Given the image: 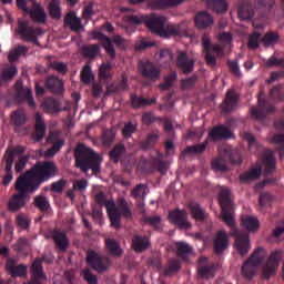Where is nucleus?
<instances>
[{"label": "nucleus", "mask_w": 284, "mask_h": 284, "mask_svg": "<svg viewBox=\"0 0 284 284\" xmlns=\"http://www.w3.org/2000/svg\"><path fill=\"white\" fill-rule=\"evenodd\" d=\"M191 214L195 221H205L207 219V214L205 210L201 207L199 204H191L190 205Z\"/></svg>", "instance_id": "43"}, {"label": "nucleus", "mask_w": 284, "mask_h": 284, "mask_svg": "<svg viewBox=\"0 0 284 284\" xmlns=\"http://www.w3.org/2000/svg\"><path fill=\"white\" fill-rule=\"evenodd\" d=\"M181 270V261L176 258L169 260L168 266L164 268L165 276H172Z\"/></svg>", "instance_id": "42"}, {"label": "nucleus", "mask_w": 284, "mask_h": 284, "mask_svg": "<svg viewBox=\"0 0 284 284\" xmlns=\"http://www.w3.org/2000/svg\"><path fill=\"white\" fill-rule=\"evenodd\" d=\"M260 41H262L261 33L253 32L248 38V48H251V50H256Z\"/></svg>", "instance_id": "61"}, {"label": "nucleus", "mask_w": 284, "mask_h": 284, "mask_svg": "<svg viewBox=\"0 0 284 284\" xmlns=\"http://www.w3.org/2000/svg\"><path fill=\"white\" fill-rule=\"evenodd\" d=\"M231 136H232V131H230V128L223 124L214 126L209 132V140L213 142L223 141L224 139H231Z\"/></svg>", "instance_id": "24"}, {"label": "nucleus", "mask_w": 284, "mask_h": 284, "mask_svg": "<svg viewBox=\"0 0 284 284\" xmlns=\"http://www.w3.org/2000/svg\"><path fill=\"white\" fill-rule=\"evenodd\" d=\"M42 109L47 114H59L61 112V101L54 98H47L42 102Z\"/></svg>", "instance_id": "31"}, {"label": "nucleus", "mask_w": 284, "mask_h": 284, "mask_svg": "<svg viewBox=\"0 0 284 284\" xmlns=\"http://www.w3.org/2000/svg\"><path fill=\"white\" fill-rule=\"evenodd\" d=\"M159 133H150L144 140H142L139 145L141 150H153V148L159 143Z\"/></svg>", "instance_id": "36"}, {"label": "nucleus", "mask_w": 284, "mask_h": 284, "mask_svg": "<svg viewBox=\"0 0 284 284\" xmlns=\"http://www.w3.org/2000/svg\"><path fill=\"white\" fill-rule=\"evenodd\" d=\"M243 159L241 158V152L233 148H224L223 152L211 162V168L215 172H229L230 166L227 163L233 165H241Z\"/></svg>", "instance_id": "7"}, {"label": "nucleus", "mask_w": 284, "mask_h": 284, "mask_svg": "<svg viewBox=\"0 0 284 284\" xmlns=\"http://www.w3.org/2000/svg\"><path fill=\"white\" fill-rule=\"evenodd\" d=\"M108 215L112 227L121 230V217L130 221L132 219V209H130L125 197H119L116 203L110 202L108 204Z\"/></svg>", "instance_id": "5"}, {"label": "nucleus", "mask_w": 284, "mask_h": 284, "mask_svg": "<svg viewBox=\"0 0 284 284\" xmlns=\"http://www.w3.org/2000/svg\"><path fill=\"white\" fill-rule=\"evenodd\" d=\"M272 112H274V104L263 98L257 99V106L250 109L251 116L255 119V121H265L267 114H272Z\"/></svg>", "instance_id": "13"}, {"label": "nucleus", "mask_w": 284, "mask_h": 284, "mask_svg": "<svg viewBox=\"0 0 284 284\" xmlns=\"http://www.w3.org/2000/svg\"><path fill=\"white\" fill-rule=\"evenodd\" d=\"M16 190L19 193L12 195L8 203L10 212H19L21 207H24L26 201H28V193L30 194V186H28L23 178H18L16 182Z\"/></svg>", "instance_id": "9"}, {"label": "nucleus", "mask_w": 284, "mask_h": 284, "mask_svg": "<svg viewBox=\"0 0 284 284\" xmlns=\"http://www.w3.org/2000/svg\"><path fill=\"white\" fill-rule=\"evenodd\" d=\"M68 181L60 179L59 181H55L51 184V192H54L55 194H63V190H65Z\"/></svg>", "instance_id": "60"}, {"label": "nucleus", "mask_w": 284, "mask_h": 284, "mask_svg": "<svg viewBox=\"0 0 284 284\" xmlns=\"http://www.w3.org/2000/svg\"><path fill=\"white\" fill-rule=\"evenodd\" d=\"M176 65L182 70L183 74H190L194 70V60L185 51H181L176 58Z\"/></svg>", "instance_id": "23"}, {"label": "nucleus", "mask_w": 284, "mask_h": 284, "mask_svg": "<svg viewBox=\"0 0 284 284\" xmlns=\"http://www.w3.org/2000/svg\"><path fill=\"white\" fill-rule=\"evenodd\" d=\"M168 19L163 16L152 14L146 20V27L151 32L163 37V39H170V37H185L186 30L183 24L166 23Z\"/></svg>", "instance_id": "3"}, {"label": "nucleus", "mask_w": 284, "mask_h": 284, "mask_svg": "<svg viewBox=\"0 0 284 284\" xmlns=\"http://www.w3.org/2000/svg\"><path fill=\"white\" fill-rule=\"evenodd\" d=\"M276 170V160L274 159V153L272 151H266L262 158V166L253 168L248 172L240 175L241 183H250V181H256L261 178V172L264 171L265 174H272Z\"/></svg>", "instance_id": "6"}, {"label": "nucleus", "mask_w": 284, "mask_h": 284, "mask_svg": "<svg viewBox=\"0 0 284 284\" xmlns=\"http://www.w3.org/2000/svg\"><path fill=\"white\" fill-rule=\"evenodd\" d=\"M176 250H178V255H180L181 258H184V256H186V254H191L192 246L185 242H178Z\"/></svg>", "instance_id": "58"}, {"label": "nucleus", "mask_w": 284, "mask_h": 284, "mask_svg": "<svg viewBox=\"0 0 284 284\" xmlns=\"http://www.w3.org/2000/svg\"><path fill=\"white\" fill-rule=\"evenodd\" d=\"M270 97L273 101H284V85L277 84L270 91Z\"/></svg>", "instance_id": "49"}, {"label": "nucleus", "mask_w": 284, "mask_h": 284, "mask_svg": "<svg viewBox=\"0 0 284 284\" xmlns=\"http://www.w3.org/2000/svg\"><path fill=\"white\" fill-rule=\"evenodd\" d=\"M242 225L248 232H256L260 227L258 219L254 216H246L242 219Z\"/></svg>", "instance_id": "40"}, {"label": "nucleus", "mask_w": 284, "mask_h": 284, "mask_svg": "<svg viewBox=\"0 0 284 284\" xmlns=\"http://www.w3.org/2000/svg\"><path fill=\"white\" fill-rule=\"evenodd\" d=\"M94 201H95V203H98V205L100 207L104 206L106 209V213H108V204L114 203V201H112V200H106L105 193H103L101 191L94 194Z\"/></svg>", "instance_id": "57"}, {"label": "nucleus", "mask_w": 284, "mask_h": 284, "mask_svg": "<svg viewBox=\"0 0 284 284\" xmlns=\"http://www.w3.org/2000/svg\"><path fill=\"white\" fill-rule=\"evenodd\" d=\"M263 261H265V248L257 247L242 266V275L244 278H254L256 267H258Z\"/></svg>", "instance_id": "10"}, {"label": "nucleus", "mask_w": 284, "mask_h": 284, "mask_svg": "<svg viewBox=\"0 0 284 284\" xmlns=\"http://www.w3.org/2000/svg\"><path fill=\"white\" fill-rule=\"evenodd\" d=\"M131 245L136 254L150 248V237L148 235H133Z\"/></svg>", "instance_id": "25"}, {"label": "nucleus", "mask_w": 284, "mask_h": 284, "mask_svg": "<svg viewBox=\"0 0 284 284\" xmlns=\"http://www.w3.org/2000/svg\"><path fill=\"white\" fill-rule=\"evenodd\" d=\"M44 87L52 94H63V81L55 75H50L45 80Z\"/></svg>", "instance_id": "29"}, {"label": "nucleus", "mask_w": 284, "mask_h": 284, "mask_svg": "<svg viewBox=\"0 0 284 284\" xmlns=\"http://www.w3.org/2000/svg\"><path fill=\"white\" fill-rule=\"evenodd\" d=\"M131 104L134 110H139V108H145V105H154L156 104V98H143L136 95V93L131 94Z\"/></svg>", "instance_id": "32"}, {"label": "nucleus", "mask_w": 284, "mask_h": 284, "mask_svg": "<svg viewBox=\"0 0 284 284\" xmlns=\"http://www.w3.org/2000/svg\"><path fill=\"white\" fill-rule=\"evenodd\" d=\"M145 190H148V185L138 184L131 192V196L133 199H145Z\"/></svg>", "instance_id": "59"}, {"label": "nucleus", "mask_w": 284, "mask_h": 284, "mask_svg": "<svg viewBox=\"0 0 284 284\" xmlns=\"http://www.w3.org/2000/svg\"><path fill=\"white\" fill-rule=\"evenodd\" d=\"M49 13L52 19H61V3L59 0H52L49 3Z\"/></svg>", "instance_id": "51"}, {"label": "nucleus", "mask_w": 284, "mask_h": 284, "mask_svg": "<svg viewBox=\"0 0 284 284\" xmlns=\"http://www.w3.org/2000/svg\"><path fill=\"white\" fill-rule=\"evenodd\" d=\"M219 203L222 210V221L230 227L231 236L235 237V250L241 256H247L251 244H250V235L247 233L239 232L236 229V220H234V213H232V197L230 189L222 186L219 195Z\"/></svg>", "instance_id": "1"}, {"label": "nucleus", "mask_w": 284, "mask_h": 284, "mask_svg": "<svg viewBox=\"0 0 284 284\" xmlns=\"http://www.w3.org/2000/svg\"><path fill=\"white\" fill-rule=\"evenodd\" d=\"M114 139H116V133L112 129L103 130L102 132V144L104 148H110L112 143H114Z\"/></svg>", "instance_id": "45"}, {"label": "nucleus", "mask_w": 284, "mask_h": 284, "mask_svg": "<svg viewBox=\"0 0 284 284\" xmlns=\"http://www.w3.org/2000/svg\"><path fill=\"white\" fill-rule=\"evenodd\" d=\"M28 47L19 44L13 50L9 52L8 60L10 63H14V61H19L20 57H23V54H28Z\"/></svg>", "instance_id": "39"}, {"label": "nucleus", "mask_w": 284, "mask_h": 284, "mask_svg": "<svg viewBox=\"0 0 284 284\" xmlns=\"http://www.w3.org/2000/svg\"><path fill=\"white\" fill-rule=\"evenodd\" d=\"M18 73H19V70H17V68L14 65L4 68V69H2L1 80L10 81V79H14V77H17Z\"/></svg>", "instance_id": "53"}, {"label": "nucleus", "mask_w": 284, "mask_h": 284, "mask_svg": "<svg viewBox=\"0 0 284 284\" xmlns=\"http://www.w3.org/2000/svg\"><path fill=\"white\" fill-rule=\"evenodd\" d=\"M197 273L202 278H214V265L200 266Z\"/></svg>", "instance_id": "52"}, {"label": "nucleus", "mask_w": 284, "mask_h": 284, "mask_svg": "<svg viewBox=\"0 0 284 284\" xmlns=\"http://www.w3.org/2000/svg\"><path fill=\"white\" fill-rule=\"evenodd\" d=\"M34 205L40 212H48L50 210V200L43 195H38L34 197Z\"/></svg>", "instance_id": "47"}, {"label": "nucleus", "mask_w": 284, "mask_h": 284, "mask_svg": "<svg viewBox=\"0 0 284 284\" xmlns=\"http://www.w3.org/2000/svg\"><path fill=\"white\" fill-rule=\"evenodd\" d=\"M80 77L84 85H90L92 81H94V74L92 73V68L88 64L83 67Z\"/></svg>", "instance_id": "46"}, {"label": "nucleus", "mask_w": 284, "mask_h": 284, "mask_svg": "<svg viewBox=\"0 0 284 284\" xmlns=\"http://www.w3.org/2000/svg\"><path fill=\"white\" fill-rule=\"evenodd\" d=\"M6 270L12 278L26 276L28 274V266L23 264H17V260L10 257L7 260Z\"/></svg>", "instance_id": "18"}, {"label": "nucleus", "mask_w": 284, "mask_h": 284, "mask_svg": "<svg viewBox=\"0 0 284 284\" xmlns=\"http://www.w3.org/2000/svg\"><path fill=\"white\" fill-rule=\"evenodd\" d=\"M194 23L197 30H207L214 26V17L207 11H200L195 14Z\"/></svg>", "instance_id": "20"}, {"label": "nucleus", "mask_w": 284, "mask_h": 284, "mask_svg": "<svg viewBox=\"0 0 284 284\" xmlns=\"http://www.w3.org/2000/svg\"><path fill=\"white\" fill-rule=\"evenodd\" d=\"M54 176H59L57 163L53 161H39L19 178L24 179V183L30 189V194H34L42 183H48Z\"/></svg>", "instance_id": "2"}, {"label": "nucleus", "mask_w": 284, "mask_h": 284, "mask_svg": "<svg viewBox=\"0 0 284 284\" xmlns=\"http://www.w3.org/2000/svg\"><path fill=\"white\" fill-rule=\"evenodd\" d=\"M139 72L142 74V77H144V79H149L150 81L161 79V70H159L154 63L148 60L139 62Z\"/></svg>", "instance_id": "16"}, {"label": "nucleus", "mask_w": 284, "mask_h": 284, "mask_svg": "<svg viewBox=\"0 0 284 284\" xmlns=\"http://www.w3.org/2000/svg\"><path fill=\"white\" fill-rule=\"evenodd\" d=\"M30 14L32 21L34 23H45L48 16L45 14V10L41 7V4H34L33 8H28L26 11Z\"/></svg>", "instance_id": "30"}, {"label": "nucleus", "mask_w": 284, "mask_h": 284, "mask_svg": "<svg viewBox=\"0 0 284 284\" xmlns=\"http://www.w3.org/2000/svg\"><path fill=\"white\" fill-rule=\"evenodd\" d=\"M52 70L59 72L60 74H68V64L59 61H54L51 63Z\"/></svg>", "instance_id": "63"}, {"label": "nucleus", "mask_w": 284, "mask_h": 284, "mask_svg": "<svg viewBox=\"0 0 284 284\" xmlns=\"http://www.w3.org/2000/svg\"><path fill=\"white\" fill-rule=\"evenodd\" d=\"M105 245L111 256H121V254H123V251L121 250V245L116 241L112 239H108L105 241Z\"/></svg>", "instance_id": "41"}, {"label": "nucleus", "mask_w": 284, "mask_h": 284, "mask_svg": "<svg viewBox=\"0 0 284 284\" xmlns=\"http://www.w3.org/2000/svg\"><path fill=\"white\" fill-rule=\"evenodd\" d=\"M209 8L216 12L217 14H223V12H227V1L225 0H209Z\"/></svg>", "instance_id": "38"}, {"label": "nucleus", "mask_w": 284, "mask_h": 284, "mask_svg": "<svg viewBox=\"0 0 284 284\" xmlns=\"http://www.w3.org/2000/svg\"><path fill=\"white\" fill-rule=\"evenodd\" d=\"M16 97L18 101H22V103H28L29 106L34 108L37 103L34 102V98H32V90L28 88H23L21 82L16 83Z\"/></svg>", "instance_id": "22"}, {"label": "nucleus", "mask_w": 284, "mask_h": 284, "mask_svg": "<svg viewBox=\"0 0 284 284\" xmlns=\"http://www.w3.org/2000/svg\"><path fill=\"white\" fill-rule=\"evenodd\" d=\"M93 39L100 41L101 47L104 52L110 57L111 61L116 59V50L114 45L119 48V50H125L128 48V42L120 34L113 36L112 38L103 34L102 32H93Z\"/></svg>", "instance_id": "8"}, {"label": "nucleus", "mask_w": 284, "mask_h": 284, "mask_svg": "<svg viewBox=\"0 0 284 284\" xmlns=\"http://www.w3.org/2000/svg\"><path fill=\"white\" fill-rule=\"evenodd\" d=\"M47 130H48V126L45 125V121H43V115L40 113H36V128H34V133L32 135L33 141L36 142L43 141Z\"/></svg>", "instance_id": "28"}, {"label": "nucleus", "mask_w": 284, "mask_h": 284, "mask_svg": "<svg viewBox=\"0 0 284 284\" xmlns=\"http://www.w3.org/2000/svg\"><path fill=\"white\" fill-rule=\"evenodd\" d=\"M81 276L88 284H99V277H97L90 268L82 270Z\"/></svg>", "instance_id": "54"}, {"label": "nucleus", "mask_w": 284, "mask_h": 284, "mask_svg": "<svg viewBox=\"0 0 284 284\" xmlns=\"http://www.w3.org/2000/svg\"><path fill=\"white\" fill-rule=\"evenodd\" d=\"M227 247H230L227 233L223 230L217 231L213 237V251L215 254H223V251L227 250Z\"/></svg>", "instance_id": "17"}, {"label": "nucleus", "mask_w": 284, "mask_h": 284, "mask_svg": "<svg viewBox=\"0 0 284 284\" xmlns=\"http://www.w3.org/2000/svg\"><path fill=\"white\" fill-rule=\"evenodd\" d=\"M199 81V75H192L191 78L181 80L182 90H187V88H194Z\"/></svg>", "instance_id": "62"}, {"label": "nucleus", "mask_w": 284, "mask_h": 284, "mask_svg": "<svg viewBox=\"0 0 284 284\" xmlns=\"http://www.w3.org/2000/svg\"><path fill=\"white\" fill-rule=\"evenodd\" d=\"M278 39H281V36L277 32H266L262 38V43H264L266 48H270V45H276Z\"/></svg>", "instance_id": "44"}, {"label": "nucleus", "mask_w": 284, "mask_h": 284, "mask_svg": "<svg viewBox=\"0 0 284 284\" xmlns=\"http://www.w3.org/2000/svg\"><path fill=\"white\" fill-rule=\"evenodd\" d=\"M125 145L123 143L115 144L109 152V158L112 163H119L125 156Z\"/></svg>", "instance_id": "35"}, {"label": "nucleus", "mask_w": 284, "mask_h": 284, "mask_svg": "<svg viewBox=\"0 0 284 284\" xmlns=\"http://www.w3.org/2000/svg\"><path fill=\"white\" fill-rule=\"evenodd\" d=\"M237 14L241 21H250L254 17V7H252V1L250 0L240 1Z\"/></svg>", "instance_id": "26"}, {"label": "nucleus", "mask_w": 284, "mask_h": 284, "mask_svg": "<svg viewBox=\"0 0 284 284\" xmlns=\"http://www.w3.org/2000/svg\"><path fill=\"white\" fill-rule=\"evenodd\" d=\"M112 70V62H104L99 69V78L103 81L110 79V72Z\"/></svg>", "instance_id": "55"}, {"label": "nucleus", "mask_w": 284, "mask_h": 284, "mask_svg": "<svg viewBox=\"0 0 284 284\" xmlns=\"http://www.w3.org/2000/svg\"><path fill=\"white\" fill-rule=\"evenodd\" d=\"M87 263L94 272H98V274H105V272H110V267H112V260H110V257L97 253V251L93 250L87 252Z\"/></svg>", "instance_id": "11"}, {"label": "nucleus", "mask_w": 284, "mask_h": 284, "mask_svg": "<svg viewBox=\"0 0 284 284\" xmlns=\"http://www.w3.org/2000/svg\"><path fill=\"white\" fill-rule=\"evenodd\" d=\"M75 166L81 169V172L92 170L93 174L101 172V158L94 153L92 149L83 144H79L74 150Z\"/></svg>", "instance_id": "4"}, {"label": "nucleus", "mask_w": 284, "mask_h": 284, "mask_svg": "<svg viewBox=\"0 0 284 284\" xmlns=\"http://www.w3.org/2000/svg\"><path fill=\"white\" fill-rule=\"evenodd\" d=\"M281 254V251H274L271 253L268 260L266 261L262 268L263 278H270V276H274L276 270H278Z\"/></svg>", "instance_id": "15"}, {"label": "nucleus", "mask_w": 284, "mask_h": 284, "mask_svg": "<svg viewBox=\"0 0 284 284\" xmlns=\"http://www.w3.org/2000/svg\"><path fill=\"white\" fill-rule=\"evenodd\" d=\"M207 148V142L186 146L182 154H203V151Z\"/></svg>", "instance_id": "50"}, {"label": "nucleus", "mask_w": 284, "mask_h": 284, "mask_svg": "<svg viewBox=\"0 0 284 284\" xmlns=\"http://www.w3.org/2000/svg\"><path fill=\"white\" fill-rule=\"evenodd\" d=\"M169 219L180 229V230H191L192 224L187 221V213L184 211H173L169 213Z\"/></svg>", "instance_id": "19"}, {"label": "nucleus", "mask_w": 284, "mask_h": 284, "mask_svg": "<svg viewBox=\"0 0 284 284\" xmlns=\"http://www.w3.org/2000/svg\"><path fill=\"white\" fill-rule=\"evenodd\" d=\"M64 24L69 26L72 32H80L83 26L81 24V19L77 17V13L69 12L64 17Z\"/></svg>", "instance_id": "34"}, {"label": "nucleus", "mask_w": 284, "mask_h": 284, "mask_svg": "<svg viewBox=\"0 0 284 284\" xmlns=\"http://www.w3.org/2000/svg\"><path fill=\"white\" fill-rule=\"evenodd\" d=\"M237 103H239V95H236V92H234V90L227 91L225 99L221 105L222 112H225V113L233 112V110H236Z\"/></svg>", "instance_id": "27"}, {"label": "nucleus", "mask_w": 284, "mask_h": 284, "mask_svg": "<svg viewBox=\"0 0 284 284\" xmlns=\"http://www.w3.org/2000/svg\"><path fill=\"white\" fill-rule=\"evenodd\" d=\"M23 152H26V148L21 145L7 150V153L3 158V163H7V170H12V165H14V155L23 154Z\"/></svg>", "instance_id": "33"}, {"label": "nucleus", "mask_w": 284, "mask_h": 284, "mask_svg": "<svg viewBox=\"0 0 284 284\" xmlns=\"http://www.w3.org/2000/svg\"><path fill=\"white\" fill-rule=\"evenodd\" d=\"M28 122V116L26 115V111L17 110L11 114V123L14 128H23V125Z\"/></svg>", "instance_id": "37"}, {"label": "nucleus", "mask_w": 284, "mask_h": 284, "mask_svg": "<svg viewBox=\"0 0 284 284\" xmlns=\"http://www.w3.org/2000/svg\"><path fill=\"white\" fill-rule=\"evenodd\" d=\"M43 261L49 265L54 263V256L44 255L43 257H37L31 265V281L29 284H43L45 281V274L43 273Z\"/></svg>", "instance_id": "12"}, {"label": "nucleus", "mask_w": 284, "mask_h": 284, "mask_svg": "<svg viewBox=\"0 0 284 284\" xmlns=\"http://www.w3.org/2000/svg\"><path fill=\"white\" fill-rule=\"evenodd\" d=\"M176 78H178L176 71L171 72L169 75L164 78V83L160 84V88L162 90H170V88L174 85Z\"/></svg>", "instance_id": "56"}, {"label": "nucleus", "mask_w": 284, "mask_h": 284, "mask_svg": "<svg viewBox=\"0 0 284 284\" xmlns=\"http://www.w3.org/2000/svg\"><path fill=\"white\" fill-rule=\"evenodd\" d=\"M18 34H20L22 41H31L37 43V38L42 34L41 29L30 26L28 20L18 21Z\"/></svg>", "instance_id": "14"}, {"label": "nucleus", "mask_w": 284, "mask_h": 284, "mask_svg": "<svg viewBox=\"0 0 284 284\" xmlns=\"http://www.w3.org/2000/svg\"><path fill=\"white\" fill-rule=\"evenodd\" d=\"M272 201H274L272 194L261 193L258 202L262 207H267V205H272Z\"/></svg>", "instance_id": "64"}, {"label": "nucleus", "mask_w": 284, "mask_h": 284, "mask_svg": "<svg viewBox=\"0 0 284 284\" xmlns=\"http://www.w3.org/2000/svg\"><path fill=\"white\" fill-rule=\"evenodd\" d=\"M100 47L99 44H90L82 48V54L87 59H97V55L99 54Z\"/></svg>", "instance_id": "48"}, {"label": "nucleus", "mask_w": 284, "mask_h": 284, "mask_svg": "<svg viewBox=\"0 0 284 284\" xmlns=\"http://www.w3.org/2000/svg\"><path fill=\"white\" fill-rule=\"evenodd\" d=\"M51 237L53 240V243L60 252H67L68 247L70 245V240H68V235L65 232L55 229L51 232Z\"/></svg>", "instance_id": "21"}]
</instances>
